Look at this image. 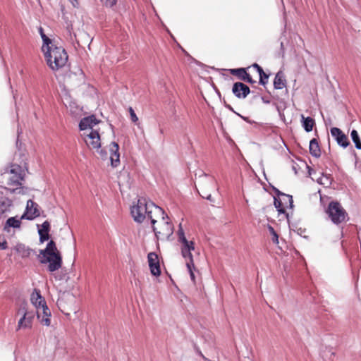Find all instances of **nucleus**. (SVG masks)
Here are the masks:
<instances>
[{
    "instance_id": "1",
    "label": "nucleus",
    "mask_w": 361,
    "mask_h": 361,
    "mask_svg": "<svg viewBox=\"0 0 361 361\" xmlns=\"http://www.w3.org/2000/svg\"><path fill=\"white\" fill-rule=\"evenodd\" d=\"M154 211L159 214H164V212L161 207L155 205L152 202H147L143 197L139 198L137 204L130 208V213L135 221L142 223L147 219H150L152 225L156 223V220L152 216Z\"/></svg>"
},
{
    "instance_id": "2",
    "label": "nucleus",
    "mask_w": 361,
    "mask_h": 361,
    "mask_svg": "<svg viewBox=\"0 0 361 361\" xmlns=\"http://www.w3.org/2000/svg\"><path fill=\"white\" fill-rule=\"evenodd\" d=\"M47 65L53 71L65 66L68 61V54L63 47L56 46L54 42L42 49Z\"/></svg>"
},
{
    "instance_id": "3",
    "label": "nucleus",
    "mask_w": 361,
    "mask_h": 361,
    "mask_svg": "<svg viewBox=\"0 0 361 361\" xmlns=\"http://www.w3.org/2000/svg\"><path fill=\"white\" fill-rule=\"evenodd\" d=\"M39 257L40 263H49L48 270L50 272H54L61 267L62 258L53 240L48 243L44 250L39 251Z\"/></svg>"
},
{
    "instance_id": "4",
    "label": "nucleus",
    "mask_w": 361,
    "mask_h": 361,
    "mask_svg": "<svg viewBox=\"0 0 361 361\" xmlns=\"http://www.w3.org/2000/svg\"><path fill=\"white\" fill-rule=\"evenodd\" d=\"M25 166H22L17 164H12L9 169L6 170V174L8 175V185L11 192H16L17 190L22 189V181L24 180L26 171Z\"/></svg>"
},
{
    "instance_id": "5",
    "label": "nucleus",
    "mask_w": 361,
    "mask_h": 361,
    "mask_svg": "<svg viewBox=\"0 0 361 361\" xmlns=\"http://www.w3.org/2000/svg\"><path fill=\"white\" fill-rule=\"evenodd\" d=\"M178 231V240L180 244V251L183 257L186 262H193L192 255L191 251L195 250V243L192 240H188L184 233L181 224L179 226Z\"/></svg>"
},
{
    "instance_id": "6",
    "label": "nucleus",
    "mask_w": 361,
    "mask_h": 361,
    "mask_svg": "<svg viewBox=\"0 0 361 361\" xmlns=\"http://www.w3.org/2000/svg\"><path fill=\"white\" fill-rule=\"evenodd\" d=\"M329 217L335 224H339L345 221L347 213L338 202H331L326 211Z\"/></svg>"
},
{
    "instance_id": "7",
    "label": "nucleus",
    "mask_w": 361,
    "mask_h": 361,
    "mask_svg": "<svg viewBox=\"0 0 361 361\" xmlns=\"http://www.w3.org/2000/svg\"><path fill=\"white\" fill-rule=\"evenodd\" d=\"M84 140L87 146L99 149L101 147L100 136L97 130H90L89 133L84 132Z\"/></svg>"
},
{
    "instance_id": "8",
    "label": "nucleus",
    "mask_w": 361,
    "mask_h": 361,
    "mask_svg": "<svg viewBox=\"0 0 361 361\" xmlns=\"http://www.w3.org/2000/svg\"><path fill=\"white\" fill-rule=\"evenodd\" d=\"M39 215V205L32 200H29L27 202L26 212L21 216V219L32 220Z\"/></svg>"
},
{
    "instance_id": "9",
    "label": "nucleus",
    "mask_w": 361,
    "mask_h": 361,
    "mask_svg": "<svg viewBox=\"0 0 361 361\" xmlns=\"http://www.w3.org/2000/svg\"><path fill=\"white\" fill-rule=\"evenodd\" d=\"M147 259L151 274L153 276H159L161 274V269L158 255L154 252H149Z\"/></svg>"
},
{
    "instance_id": "10",
    "label": "nucleus",
    "mask_w": 361,
    "mask_h": 361,
    "mask_svg": "<svg viewBox=\"0 0 361 361\" xmlns=\"http://www.w3.org/2000/svg\"><path fill=\"white\" fill-rule=\"evenodd\" d=\"M331 134L341 147L345 148L349 145L350 142L347 136L340 128L336 127L331 128Z\"/></svg>"
},
{
    "instance_id": "11",
    "label": "nucleus",
    "mask_w": 361,
    "mask_h": 361,
    "mask_svg": "<svg viewBox=\"0 0 361 361\" xmlns=\"http://www.w3.org/2000/svg\"><path fill=\"white\" fill-rule=\"evenodd\" d=\"M232 92L238 99H245L250 94V90L245 84L237 82L233 84Z\"/></svg>"
},
{
    "instance_id": "12",
    "label": "nucleus",
    "mask_w": 361,
    "mask_h": 361,
    "mask_svg": "<svg viewBox=\"0 0 361 361\" xmlns=\"http://www.w3.org/2000/svg\"><path fill=\"white\" fill-rule=\"evenodd\" d=\"M37 318L39 319L42 324L49 326L51 324V311L48 306L46 305L42 306V308L36 311Z\"/></svg>"
},
{
    "instance_id": "13",
    "label": "nucleus",
    "mask_w": 361,
    "mask_h": 361,
    "mask_svg": "<svg viewBox=\"0 0 361 361\" xmlns=\"http://www.w3.org/2000/svg\"><path fill=\"white\" fill-rule=\"evenodd\" d=\"M163 220V228L161 231H157V228L153 226V231L155 233V235L158 236L159 235H162L163 237L169 238L173 232V226L169 221H165V216H162Z\"/></svg>"
},
{
    "instance_id": "14",
    "label": "nucleus",
    "mask_w": 361,
    "mask_h": 361,
    "mask_svg": "<svg viewBox=\"0 0 361 361\" xmlns=\"http://www.w3.org/2000/svg\"><path fill=\"white\" fill-rule=\"evenodd\" d=\"M119 146L118 145L113 142L110 145V152H111V156H110V160H111V164L113 167H117L120 164V154L118 152Z\"/></svg>"
},
{
    "instance_id": "15",
    "label": "nucleus",
    "mask_w": 361,
    "mask_h": 361,
    "mask_svg": "<svg viewBox=\"0 0 361 361\" xmlns=\"http://www.w3.org/2000/svg\"><path fill=\"white\" fill-rule=\"evenodd\" d=\"M30 300L32 304L35 307L36 311L47 305L44 298L40 293V290L37 289H35L31 294Z\"/></svg>"
},
{
    "instance_id": "16",
    "label": "nucleus",
    "mask_w": 361,
    "mask_h": 361,
    "mask_svg": "<svg viewBox=\"0 0 361 361\" xmlns=\"http://www.w3.org/2000/svg\"><path fill=\"white\" fill-rule=\"evenodd\" d=\"M99 121L95 118L94 115L83 118L80 123L79 128L80 130H85L90 129L92 130L93 126L97 125Z\"/></svg>"
},
{
    "instance_id": "17",
    "label": "nucleus",
    "mask_w": 361,
    "mask_h": 361,
    "mask_svg": "<svg viewBox=\"0 0 361 361\" xmlns=\"http://www.w3.org/2000/svg\"><path fill=\"white\" fill-rule=\"evenodd\" d=\"M34 317V313H25L19 319L16 330L31 328Z\"/></svg>"
},
{
    "instance_id": "18",
    "label": "nucleus",
    "mask_w": 361,
    "mask_h": 361,
    "mask_svg": "<svg viewBox=\"0 0 361 361\" xmlns=\"http://www.w3.org/2000/svg\"><path fill=\"white\" fill-rule=\"evenodd\" d=\"M231 73L238 76V78L243 81L247 82L249 83H255V81L252 80L250 74H248L245 68H234L229 70Z\"/></svg>"
},
{
    "instance_id": "19",
    "label": "nucleus",
    "mask_w": 361,
    "mask_h": 361,
    "mask_svg": "<svg viewBox=\"0 0 361 361\" xmlns=\"http://www.w3.org/2000/svg\"><path fill=\"white\" fill-rule=\"evenodd\" d=\"M22 219L21 217L18 218L17 216L8 218L4 226V231L9 232L11 228H20Z\"/></svg>"
},
{
    "instance_id": "20",
    "label": "nucleus",
    "mask_w": 361,
    "mask_h": 361,
    "mask_svg": "<svg viewBox=\"0 0 361 361\" xmlns=\"http://www.w3.org/2000/svg\"><path fill=\"white\" fill-rule=\"evenodd\" d=\"M286 81L284 78L283 73L281 71H279L274 80V86L276 90H281L286 87Z\"/></svg>"
},
{
    "instance_id": "21",
    "label": "nucleus",
    "mask_w": 361,
    "mask_h": 361,
    "mask_svg": "<svg viewBox=\"0 0 361 361\" xmlns=\"http://www.w3.org/2000/svg\"><path fill=\"white\" fill-rule=\"evenodd\" d=\"M12 204V201L8 198H2L0 200V218L4 214L10 211Z\"/></svg>"
},
{
    "instance_id": "22",
    "label": "nucleus",
    "mask_w": 361,
    "mask_h": 361,
    "mask_svg": "<svg viewBox=\"0 0 361 361\" xmlns=\"http://www.w3.org/2000/svg\"><path fill=\"white\" fill-rule=\"evenodd\" d=\"M310 152L315 157H319L321 154L319 143L315 138L312 139L310 142Z\"/></svg>"
},
{
    "instance_id": "23",
    "label": "nucleus",
    "mask_w": 361,
    "mask_h": 361,
    "mask_svg": "<svg viewBox=\"0 0 361 361\" xmlns=\"http://www.w3.org/2000/svg\"><path fill=\"white\" fill-rule=\"evenodd\" d=\"M301 118L302 121V126L305 131H312L314 125V120L311 117H305L303 115H301Z\"/></svg>"
},
{
    "instance_id": "24",
    "label": "nucleus",
    "mask_w": 361,
    "mask_h": 361,
    "mask_svg": "<svg viewBox=\"0 0 361 361\" xmlns=\"http://www.w3.org/2000/svg\"><path fill=\"white\" fill-rule=\"evenodd\" d=\"M15 250L23 258L28 257L30 255L32 251L30 248L25 247L23 244H18L16 246Z\"/></svg>"
},
{
    "instance_id": "25",
    "label": "nucleus",
    "mask_w": 361,
    "mask_h": 361,
    "mask_svg": "<svg viewBox=\"0 0 361 361\" xmlns=\"http://www.w3.org/2000/svg\"><path fill=\"white\" fill-rule=\"evenodd\" d=\"M38 31L43 42L41 49H44L45 47L51 44L52 42H54L51 39H50L47 35H45L44 30L42 27H39Z\"/></svg>"
},
{
    "instance_id": "26",
    "label": "nucleus",
    "mask_w": 361,
    "mask_h": 361,
    "mask_svg": "<svg viewBox=\"0 0 361 361\" xmlns=\"http://www.w3.org/2000/svg\"><path fill=\"white\" fill-rule=\"evenodd\" d=\"M274 206L278 212L281 214H285L286 209L288 208V205L283 204L281 195H279L278 198H274Z\"/></svg>"
},
{
    "instance_id": "27",
    "label": "nucleus",
    "mask_w": 361,
    "mask_h": 361,
    "mask_svg": "<svg viewBox=\"0 0 361 361\" xmlns=\"http://www.w3.org/2000/svg\"><path fill=\"white\" fill-rule=\"evenodd\" d=\"M73 300L74 298L73 297V295H71V294L69 293H67V294H63L57 301V305L58 307L61 310L62 312L64 311V310L66 309V307H65V300Z\"/></svg>"
},
{
    "instance_id": "28",
    "label": "nucleus",
    "mask_w": 361,
    "mask_h": 361,
    "mask_svg": "<svg viewBox=\"0 0 361 361\" xmlns=\"http://www.w3.org/2000/svg\"><path fill=\"white\" fill-rule=\"evenodd\" d=\"M278 195H281V199L283 202V204L288 205V208H290V209L293 208V197L291 195L280 192L279 191H278Z\"/></svg>"
},
{
    "instance_id": "29",
    "label": "nucleus",
    "mask_w": 361,
    "mask_h": 361,
    "mask_svg": "<svg viewBox=\"0 0 361 361\" xmlns=\"http://www.w3.org/2000/svg\"><path fill=\"white\" fill-rule=\"evenodd\" d=\"M350 136L353 142L355 143V147L357 149H361V140L357 131L356 130H353L351 131Z\"/></svg>"
},
{
    "instance_id": "30",
    "label": "nucleus",
    "mask_w": 361,
    "mask_h": 361,
    "mask_svg": "<svg viewBox=\"0 0 361 361\" xmlns=\"http://www.w3.org/2000/svg\"><path fill=\"white\" fill-rule=\"evenodd\" d=\"M186 267H187V269L188 270V272L190 273V279L191 280L195 282V274H194V270H195V265H194V262H186Z\"/></svg>"
},
{
    "instance_id": "31",
    "label": "nucleus",
    "mask_w": 361,
    "mask_h": 361,
    "mask_svg": "<svg viewBox=\"0 0 361 361\" xmlns=\"http://www.w3.org/2000/svg\"><path fill=\"white\" fill-rule=\"evenodd\" d=\"M267 228H268L269 231L270 232L271 235H272V241L275 244H278L279 243V235L276 233V232L275 231V230L274 229V228L271 225L268 224Z\"/></svg>"
},
{
    "instance_id": "32",
    "label": "nucleus",
    "mask_w": 361,
    "mask_h": 361,
    "mask_svg": "<svg viewBox=\"0 0 361 361\" xmlns=\"http://www.w3.org/2000/svg\"><path fill=\"white\" fill-rule=\"evenodd\" d=\"M66 30H67V32H68V34L70 35L71 39L73 40V39H75L76 40L77 34L73 31V28L72 24L68 25L67 26V27H66Z\"/></svg>"
},
{
    "instance_id": "33",
    "label": "nucleus",
    "mask_w": 361,
    "mask_h": 361,
    "mask_svg": "<svg viewBox=\"0 0 361 361\" xmlns=\"http://www.w3.org/2000/svg\"><path fill=\"white\" fill-rule=\"evenodd\" d=\"M25 313H34V312L28 311L27 308V305L23 303L20 306V307L18 310V314H20L23 316V315H24Z\"/></svg>"
},
{
    "instance_id": "34",
    "label": "nucleus",
    "mask_w": 361,
    "mask_h": 361,
    "mask_svg": "<svg viewBox=\"0 0 361 361\" xmlns=\"http://www.w3.org/2000/svg\"><path fill=\"white\" fill-rule=\"evenodd\" d=\"M49 228H50V224H49V223L47 221H45L42 224V228H41V229H39L38 233H39V232H42V233H49Z\"/></svg>"
},
{
    "instance_id": "35",
    "label": "nucleus",
    "mask_w": 361,
    "mask_h": 361,
    "mask_svg": "<svg viewBox=\"0 0 361 361\" xmlns=\"http://www.w3.org/2000/svg\"><path fill=\"white\" fill-rule=\"evenodd\" d=\"M252 66H253V67L256 69V71L258 72L259 75H262V74H263V75H264V78H265L266 80H267V79H268V78H269L268 75H267V74L264 72V71H263L262 68L260 66H259L257 63H254V64L252 65Z\"/></svg>"
},
{
    "instance_id": "36",
    "label": "nucleus",
    "mask_w": 361,
    "mask_h": 361,
    "mask_svg": "<svg viewBox=\"0 0 361 361\" xmlns=\"http://www.w3.org/2000/svg\"><path fill=\"white\" fill-rule=\"evenodd\" d=\"M39 241L41 243H44V241L47 240L49 238V233L39 232Z\"/></svg>"
},
{
    "instance_id": "37",
    "label": "nucleus",
    "mask_w": 361,
    "mask_h": 361,
    "mask_svg": "<svg viewBox=\"0 0 361 361\" xmlns=\"http://www.w3.org/2000/svg\"><path fill=\"white\" fill-rule=\"evenodd\" d=\"M102 4L107 7H112L116 4L117 0H102Z\"/></svg>"
},
{
    "instance_id": "38",
    "label": "nucleus",
    "mask_w": 361,
    "mask_h": 361,
    "mask_svg": "<svg viewBox=\"0 0 361 361\" xmlns=\"http://www.w3.org/2000/svg\"><path fill=\"white\" fill-rule=\"evenodd\" d=\"M129 111H130V118H131V121L133 122V123H137L138 121V118L137 116H136L134 110L130 107L129 109Z\"/></svg>"
},
{
    "instance_id": "39",
    "label": "nucleus",
    "mask_w": 361,
    "mask_h": 361,
    "mask_svg": "<svg viewBox=\"0 0 361 361\" xmlns=\"http://www.w3.org/2000/svg\"><path fill=\"white\" fill-rule=\"evenodd\" d=\"M97 151L102 159H106L107 158L108 154L106 150L101 149L100 147L99 149H97Z\"/></svg>"
},
{
    "instance_id": "40",
    "label": "nucleus",
    "mask_w": 361,
    "mask_h": 361,
    "mask_svg": "<svg viewBox=\"0 0 361 361\" xmlns=\"http://www.w3.org/2000/svg\"><path fill=\"white\" fill-rule=\"evenodd\" d=\"M267 82H268V79L266 80L264 78V75H263V74L262 75H259V83L261 85H264L266 83H267Z\"/></svg>"
},
{
    "instance_id": "41",
    "label": "nucleus",
    "mask_w": 361,
    "mask_h": 361,
    "mask_svg": "<svg viewBox=\"0 0 361 361\" xmlns=\"http://www.w3.org/2000/svg\"><path fill=\"white\" fill-rule=\"evenodd\" d=\"M324 178L326 179V180L327 182H329V178H328V177H327V176H323L322 177L319 178L317 180V182H318L319 184H322V185L326 184V183H325V182L323 180Z\"/></svg>"
},
{
    "instance_id": "42",
    "label": "nucleus",
    "mask_w": 361,
    "mask_h": 361,
    "mask_svg": "<svg viewBox=\"0 0 361 361\" xmlns=\"http://www.w3.org/2000/svg\"><path fill=\"white\" fill-rule=\"evenodd\" d=\"M7 248V243L6 240H2L0 243V249L1 250H6Z\"/></svg>"
},
{
    "instance_id": "43",
    "label": "nucleus",
    "mask_w": 361,
    "mask_h": 361,
    "mask_svg": "<svg viewBox=\"0 0 361 361\" xmlns=\"http://www.w3.org/2000/svg\"><path fill=\"white\" fill-rule=\"evenodd\" d=\"M71 4L72 5L74 6V7H77L78 6V0H68Z\"/></svg>"
},
{
    "instance_id": "44",
    "label": "nucleus",
    "mask_w": 361,
    "mask_h": 361,
    "mask_svg": "<svg viewBox=\"0 0 361 361\" xmlns=\"http://www.w3.org/2000/svg\"><path fill=\"white\" fill-rule=\"evenodd\" d=\"M202 197L206 198L210 202H214V199L212 198V195L210 194L207 195L206 197L202 196Z\"/></svg>"
},
{
    "instance_id": "45",
    "label": "nucleus",
    "mask_w": 361,
    "mask_h": 361,
    "mask_svg": "<svg viewBox=\"0 0 361 361\" xmlns=\"http://www.w3.org/2000/svg\"><path fill=\"white\" fill-rule=\"evenodd\" d=\"M180 48L183 50V51L185 52V49H183L180 45H178Z\"/></svg>"
},
{
    "instance_id": "46",
    "label": "nucleus",
    "mask_w": 361,
    "mask_h": 361,
    "mask_svg": "<svg viewBox=\"0 0 361 361\" xmlns=\"http://www.w3.org/2000/svg\"><path fill=\"white\" fill-rule=\"evenodd\" d=\"M212 181L213 183H214V182H215L213 178H212Z\"/></svg>"
}]
</instances>
